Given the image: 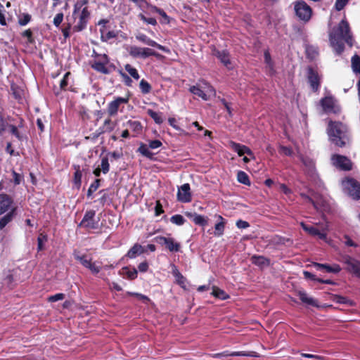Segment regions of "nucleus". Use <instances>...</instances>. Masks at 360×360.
Returning a JSON list of instances; mask_svg holds the SVG:
<instances>
[{
	"instance_id": "1",
	"label": "nucleus",
	"mask_w": 360,
	"mask_h": 360,
	"mask_svg": "<svg viewBox=\"0 0 360 360\" xmlns=\"http://www.w3.org/2000/svg\"><path fill=\"white\" fill-rule=\"evenodd\" d=\"M328 36L330 45L337 55L344 52L345 44H347L349 48L354 46V39L349 24L345 18L331 30Z\"/></svg>"
},
{
	"instance_id": "2",
	"label": "nucleus",
	"mask_w": 360,
	"mask_h": 360,
	"mask_svg": "<svg viewBox=\"0 0 360 360\" xmlns=\"http://www.w3.org/2000/svg\"><path fill=\"white\" fill-rule=\"evenodd\" d=\"M327 134L330 142L336 146L343 148L349 141L347 127L341 122L329 120Z\"/></svg>"
},
{
	"instance_id": "3",
	"label": "nucleus",
	"mask_w": 360,
	"mask_h": 360,
	"mask_svg": "<svg viewBox=\"0 0 360 360\" xmlns=\"http://www.w3.org/2000/svg\"><path fill=\"white\" fill-rule=\"evenodd\" d=\"M294 11L299 20L304 23L308 22L313 15V10L304 1L300 0L293 3Z\"/></svg>"
},
{
	"instance_id": "4",
	"label": "nucleus",
	"mask_w": 360,
	"mask_h": 360,
	"mask_svg": "<svg viewBox=\"0 0 360 360\" xmlns=\"http://www.w3.org/2000/svg\"><path fill=\"white\" fill-rule=\"evenodd\" d=\"M74 258L79 262V263L86 269H89L92 274L96 275L98 274L101 270V267L100 266L96 265V263L92 262V257L83 254L81 255L79 252L75 250L73 252Z\"/></svg>"
},
{
	"instance_id": "5",
	"label": "nucleus",
	"mask_w": 360,
	"mask_h": 360,
	"mask_svg": "<svg viewBox=\"0 0 360 360\" xmlns=\"http://www.w3.org/2000/svg\"><path fill=\"white\" fill-rule=\"evenodd\" d=\"M99 217L96 219V211L89 210L85 212L83 219L78 226L86 230H95L99 227Z\"/></svg>"
},
{
	"instance_id": "6",
	"label": "nucleus",
	"mask_w": 360,
	"mask_h": 360,
	"mask_svg": "<svg viewBox=\"0 0 360 360\" xmlns=\"http://www.w3.org/2000/svg\"><path fill=\"white\" fill-rule=\"evenodd\" d=\"M336 103L337 101L333 96H325L320 100V105L326 113H340V108Z\"/></svg>"
},
{
	"instance_id": "7",
	"label": "nucleus",
	"mask_w": 360,
	"mask_h": 360,
	"mask_svg": "<svg viewBox=\"0 0 360 360\" xmlns=\"http://www.w3.org/2000/svg\"><path fill=\"white\" fill-rule=\"evenodd\" d=\"M204 86L200 87L198 85H193L190 86L189 91L194 95L198 96L204 101L209 99L207 94H214V89L206 82H203Z\"/></svg>"
},
{
	"instance_id": "8",
	"label": "nucleus",
	"mask_w": 360,
	"mask_h": 360,
	"mask_svg": "<svg viewBox=\"0 0 360 360\" xmlns=\"http://www.w3.org/2000/svg\"><path fill=\"white\" fill-rule=\"evenodd\" d=\"M345 187L352 199H360V184L356 179L348 178L345 182Z\"/></svg>"
},
{
	"instance_id": "9",
	"label": "nucleus",
	"mask_w": 360,
	"mask_h": 360,
	"mask_svg": "<svg viewBox=\"0 0 360 360\" xmlns=\"http://www.w3.org/2000/svg\"><path fill=\"white\" fill-rule=\"evenodd\" d=\"M307 82L314 92H317L321 86V77L312 67L307 68Z\"/></svg>"
},
{
	"instance_id": "10",
	"label": "nucleus",
	"mask_w": 360,
	"mask_h": 360,
	"mask_svg": "<svg viewBox=\"0 0 360 360\" xmlns=\"http://www.w3.org/2000/svg\"><path fill=\"white\" fill-rule=\"evenodd\" d=\"M129 97H116L108 104L107 112L109 117H114L117 115L120 106L122 104H127L129 102Z\"/></svg>"
},
{
	"instance_id": "11",
	"label": "nucleus",
	"mask_w": 360,
	"mask_h": 360,
	"mask_svg": "<svg viewBox=\"0 0 360 360\" xmlns=\"http://www.w3.org/2000/svg\"><path fill=\"white\" fill-rule=\"evenodd\" d=\"M90 15H91V13L88 9V7L87 6L84 7L82 9V11L79 14V20H78L77 25H75L73 27V31L76 32H79L84 30L86 27L87 23L90 18Z\"/></svg>"
},
{
	"instance_id": "12",
	"label": "nucleus",
	"mask_w": 360,
	"mask_h": 360,
	"mask_svg": "<svg viewBox=\"0 0 360 360\" xmlns=\"http://www.w3.org/2000/svg\"><path fill=\"white\" fill-rule=\"evenodd\" d=\"M13 207H16L13 198L6 193H0V216L6 214Z\"/></svg>"
},
{
	"instance_id": "13",
	"label": "nucleus",
	"mask_w": 360,
	"mask_h": 360,
	"mask_svg": "<svg viewBox=\"0 0 360 360\" xmlns=\"http://www.w3.org/2000/svg\"><path fill=\"white\" fill-rule=\"evenodd\" d=\"M343 263L346 265L345 269L348 272L356 276L360 273V262L356 259L347 255L343 258Z\"/></svg>"
},
{
	"instance_id": "14",
	"label": "nucleus",
	"mask_w": 360,
	"mask_h": 360,
	"mask_svg": "<svg viewBox=\"0 0 360 360\" xmlns=\"http://www.w3.org/2000/svg\"><path fill=\"white\" fill-rule=\"evenodd\" d=\"M332 160L334 161V165L340 169L344 171H349L352 169V166L351 160L346 156L334 155Z\"/></svg>"
},
{
	"instance_id": "15",
	"label": "nucleus",
	"mask_w": 360,
	"mask_h": 360,
	"mask_svg": "<svg viewBox=\"0 0 360 360\" xmlns=\"http://www.w3.org/2000/svg\"><path fill=\"white\" fill-rule=\"evenodd\" d=\"M229 146L231 148V149L233 151L237 153L238 156H240V157L243 156L245 154H247L248 155L250 156L251 158H252V159L255 158L254 153L251 150V149L245 145H242L240 143L231 141L229 142Z\"/></svg>"
},
{
	"instance_id": "16",
	"label": "nucleus",
	"mask_w": 360,
	"mask_h": 360,
	"mask_svg": "<svg viewBox=\"0 0 360 360\" xmlns=\"http://www.w3.org/2000/svg\"><path fill=\"white\" fill-rule=\"evenodd\" d=\"M177 200L181 202H190L192 200L189 184H184L179 188Z\"/></svg>"
},
{
	"instance_id": "17",
	"label": "nucleus",
	"mask_w": 360,
	"mask_h": 360,
	"mask_svg": "<svg viewBox=\"0 0 360 360\" xmlns=\"http://www.w3.org/2000/svg\"><path fill=\"white\" fill-rule=\"evenodd\" d=\"M253 352H230L229 351H224L220 353H215V354H210L209 356L212 358H221V357H227V356H255L254 355Z\"/></svg>"
},
{
	"instance_id": "18",
	"label": "nucleus",
	"mask_w": 360,
	"mask_h": 360,
	"mask_svg": "<svg viewBox=\"0 0 360 360\" xmlns=\"http://www.w3.org/2000/svg\"><path fill=\"white\" fill-rule=\"evenodd\" d=\"M312 266L315 267L317 270L322 271L324 270L328 273H334L338 274L341 271V267L339 264H334L330 266L328 264H321L318 262H313Z\"/></svg>"
},
{
	"instance_id": "19",
	"label": "nucleus",
	"mask_w": 360,
	"mask_h": 360,
	"mask_svg": "<svg viewBox=\"0 0 360 360\" xmlns=\"http://www.w3.org/2000/svg\"><path fill=\"white\" fill-rule=\"evenodd\" d=\"M300 226L304 231L312 236H318L319 238L322 240H324L326 238V233L321 232L316 227L314 226L307 225L304 222H301Z\"/></svg>"
},
{
	"instance_id": "20",
	"label": "nucleus",
	"mask_w": 360,
	"mask_h": 360,
	"mask_svg": "<svg viewBox=\"0 0 360 360\" xmlns=\"http://www.w3.org/2000/svg\"><path fill=\"white\" fill-rule=\"evenodd\" d=\"M136 37L139 41H141L142 43H143L146 45L157 48L158 49L161 50V51H165V46H162L161 44H158L155 41L149 38L145 34H139L136 35Z\"/></svg>"
},
{
	"instance_id": "21",
	"label": "nucleus",
	"mask_w": 360,
	"mask_h": 360,
	"mask_svg": "<svg viewBox=\"0 0 360 360\" xmlns=\"http://www.w3.org/2000/svg\"><path fill=\"white\" fill-rule=\"evenodd\" d=\"M16 214V207H13L8 212L0 218V231L4 229L12 220Z\"/></svg>"
},
{
	"instance_id": "22",
	"label": "nucleus",
	"mask_w": 360,
	"mask_h": 360,
	"mask_svg": "<svg viewBox=\"0 0 360 360\" xmlns=\"http://www.w3.org/2000/svg\"><path fill=\"white\" fill-rule=\"evenodd\" d=\"M214 55L226 66L231 65L230 55L227 50H214Z\"/></svg>"
},
{
	"instance_id": "23",
	"label": "nucleus",
	"mask_w": 360,
	"mask_h": 360,
	"mask_svg": "<svg viewBox=\"0 0 360 360\" xmlns=\"http://www.w3.org/2000/svg\"><path fill=\"white\" fill-rule=\"evenodd\" d=\"M145 252L143 246L139 243H135L125 255V257L129 259H134L138 255L143 254Z\"/></svg>"
},
{
	"instance_id": "24",
	"label": "nucleus",
	"mask_w": 360,
	"mask_h": 360,
	"mask_svg": "<svg viewBox=\"0 0 360 360\" xmlns=\"http://www.w3.org/2000/svg\"><path fill=\"white\" fill-rule=\"evenodd\" d=\"M297 296L300 300L303 302L308 305L319 307V304L317 300H314L312 297L308 296L307 293L305 291L300 290L297 292Z\"/></svg>"
},
{
	"instance_id": "25",
	"label": "nucleus",
	"mask_w": 360,
	"mask_h": 360,
	"mask_svg": "<svg viewBox=\"0 0 360 360\" xmlns=\"http://www.w3.org/2000/svg\"><path fill=\"white\" fill-rule=\"evenodd\" d=\"M186 215L192 219V221L197 225L205 226L207 223V221L204 216L197 213L186 212Z\"/></svg>"
},
{
	"instance_id": "26",
	"label": "nucleus",
	"mask_w": 360,
	"mask_h": 360,
	"mask_svg": "<svg viewBox=\"0 0 360 360\" xmlns=\"http://www.w3.org/2000/svg\"><path fill=\"white\" fill-rule=\"evenodd\" d=\"M264 63L266 65V68L269 69V74L274 75L276 72L275 69H274V63L271 58V54L268 49L264 51Z\"/></svg>"
},
{
	"instance_id": "27",
	"label": "nucleus",
	"mask_w": 360,
	"mask_h": 360,
	"mask_svg": "<svg viewBox=\"0 0 360 360\" xmlns=\"http://www.w3.org/2000/svg\"><path fill=\"white\" fill-rule=\"evenodd\" d=\"M166 248L170 252H179L181 249V244L176 241L173 238H168L165 243Z\"/></svg>"
},
{
	"instance_id": "28",
	"label": "nucleus",
	"mask_w": 360,
	"mask_h": 360,
	"mask_svg": "<svg viewBox=\"0 0 360 360\" xmlns=\"http://www.w3.org/2000/svg\"><path fill=\"white\" fill-rule=\"evenodd\" d=\"M211 295L221 300H226L230 297L229 295L224 290H221L215 285L212 286V292H211Z\"/></svg>"
},
{
	"instance_id": "29",
	"label": "nucleus",
	"mask_w": 360,
	"mask_h": 360,
	"mask_svg": "<svg viewBox=\"0 0 360 360\" xmlns=\"http://www.w3.org/2000/svg\"><path fill=\"white\" fill-rule=\"evenodd\" d=\"M252 264L259 266H269L270 264V259L264 256L254 255L251 257Z\"/></svg>"
},
{
	"instance_id": "30",
	"label": "nucleus",
	"mask_w": 360,
	"mask_h": 360,
	"mask_svg": "<svg viewBox=\"0 0 360 360\" xmlns=\"http://www.w3.org/2000/svg\"><path fill=\"white\" fill-rule=\"evenodd\" d=\"M218 217L221 221L215 224L214 235L219 237L224 234L226 222L221 216L219 215Z\"/></svg>"
},
{
	"instance_id": "31",
	"label": "nucleus",
	"mask_w": 360,
	"mask_h": 360,
	"mask_svg": "<svg viewBox=\"0 0 360 360\" xmlns=\"http://www.w3.org/2000/svg\"><path fill=\"white\" fill-rule=\"evenodd\" d=\"M148 148L149 147L146 144L141 143L139 147L137 149V152L150 160H153L154 153L150 152Z\"/></svg>"
},
{
	"instance_id": "32",
	"label": "nucleus",
	"mask_w": 360,
	"mask_h": 360,
	"mask_svg": "<svg viewBox=\"0 0 360 360\" xmlns=\"http://www.w3.org/2000/svg\"><path fill=\"white\" fill-rule=\"evenodd\" d=\"M150 7L152 12L158 13L163 18L162 23L169 24L170 22L169 17L163 9L152 5Z\"/></svg>"
},
{
	"instance_id": "33",
	"label": "nucleus",
	"mask_w": 360,
	"mask_h": 360,
	"mask_svg": "<svg viewBox=\"0 0 360 360\" xmlns=\"http://www.w3.org/2000/svg\"><path fill=\"white\" fill-rule=\"evenodd\" d=\"M150 56H155L157 58H162L163 56L150 48H142L141 58H146Z\"/></svg>"
},
{
	"instance_id": "34",
	"label": "nucleus",
	"mask_w": 360,
	"mask_h": 360,
	"mask_svg": "<svg viewBox=\"0 0 360 360\" xmlns=\"http://www.w3.org/2000/svg\"><path fill=\"white\" fill-rule=\"evenodd\" d=\"M101 33V39L102 41H108L111 39H115L117 37V32L115 31H108L105 32L103 29H100Z\"/></svg>"
},
{
	"instance_id": "35",
	"label": "nucleus",
	"mask_w": 360,
	"mask_h": 360,
	"mask_svg": "<svg viewBox=\"0 0 360 360\" xmlns=\"http://www.w3.org/2000/svg\"><path fill=\"white\" fill-rule=\"evenodd\" d=\"M107 63H103L102 61H96L92 65L91 68L96 71L108 75L110 73L109 70L106 68L105 65Z\"/></svg>"
},
{
	"instance_id": "36",
	"label": "nucleus",
	"mask_w": 360,
	"mask_h": 360,
	"mask_svg": "<svg viewBox=\"0 0 360 360\" xmlns=\"http://www.w3.org/2000/svg\"><path fill=\"white\" fill-rule=\"evenodd\" d=\"M74 167L75 169V172L74 173V176H73V183L75 185V186L77 188H79L82 184V171L80 170V167L79 165H74Z\"/></svg>"
},
{
	"instance_id": "37",
	"label": "nucleus",
	"mask_w": 360,
	"mask_h": 360,
	"mask_svg": "<svg viewBox=\"0 0 360 360\" xmlns=\"http://www.w3.org/2000/svg\"><path fill=\"white\" fill-rule=\"evenodd\" d=\"M127 125L136 134L142 132V124L139 121L129 120L127 122Z\"/></svg>"
},
{
	"instance_id": "38",
	"label": "nucleus",
	"mask_w": 360,
	"mask_h": 360,
	"mask_svg": "<svg viewBox=\"0 0 360 360\" xmlns=\"http://www.w3.org/2000/svg\"><path fill=\"white\" fill-rule=\"evenodd\" d=\"M237 180L239 183L246 186H250L251 181L249 176L243 171H238L237 173Z\"/></svg>"
},
{
	"instance_id": "39",
	"label": "nucleus",
	"mask_w": 360,
	"mask_h": 360,
	"mask_svg": "<svg viewBox=\"0 0 360 360\" xmlns=\"http://www.w3.org/2000/svg\"><path fill=\"white\" fill-rule=\"evenodd\" d=\"M122 270L125 271V275L129 280H135L138 276V271L134 267L131 269L129 266H125Z\"/></svg>"
},
{
	"instance_id": "40",
	"label": "nucleus",
	"mask_w": 360,
	"mask_h": 360,
	"mask_svg": "<svg viewBox=\"0 0 360 360\" xmlns=\"http://www.w3.org/2000/svg\"><path fill=\"white\" fill-rule=\"evenodd\" d=\"M172 274L176 278L177 284L183 287L185 284L186 278L180 273L175 266H174Z\"/></svg>"
},
{
	"instance_id": "41",
	"label": "nucleus",
	"mask_w": 360,
	"mask_h": 360,
	"mask_svg": "<svg viewBox=\"0 0 360 360\" xmlns=\"http://www.w3.org/2000/svg\"><path fill=\"white\" fill-rule=\"evenodd\" d=\"M147 114L154 120L156 124H160L163 122L160 112H157L151 109H148Z\"/></svg>"
},
{
	"instance_id": "42",
	"label": "nucleus",
	"mask_w": 360,
	"mask_h": 360,
	"mask_svg": "<svg viewBox=\"0 0 360 360\" xmlns=\"http://www.w3.org/2000/svg\"><path fill=\"white\" fill-rule=\"evenodd\" d=\"M115 127V122H113L110 117L105 120L102 127L103 132H111Z\"/></svg>"
},
{
	"instance_id": "43",
	"label": "nucleus",
	"mask_w": 360,
	"mask_h": 360,
	"mask_svg": "<svg viewBox=\"0 0 360 360\" xmlns=\"http://www.w3.org/2000/svg\"><path fill=\"white\" fill-rule=\"evenodd\" d=\"M352 68L356 74H360V56L355 54L352 58Z\"/></svg>"
},
{
	"instance_id": "44",
	"label": "nucleus",
	"mask_w": 360,
	"mask_h": 360,
	"mask_svg": "<svg viewBox=\"0 0 360 360\" xmlns=\"http://www.w3.org/2000/svg\"><path fill=\"white\" fill-rule=\"evenodd\" d=\"M101 185V179H96L90 185L88 191H87V197L90 198L93 193H94Z\"/></svg>"
},
{
	"instance_id": "45",
	"label": "nucleus",
	"mask_w": 360,
	"mask_h": 360,
	"mask_svg": "<svg viewBox=\"0 0 360 360\" xmlns=\"http://www.w3.org/2000/svg\"><path fill=\"white\" fill-rule=\"evenodd\" d=\"M124 69L134 79L138 80L140 78L138 70L130 64H126Z\"/></svg>"
},
{
	"instance_id": "46",
	"label": "nucleus",
	"mask_w": 360,
	"mask_h": 360,
	"mask_svg": "<svg viewBox=\"0 0 360 360\" xmlns=\"http://www.w3.org/2000/svg\"><path fill=\"white\" fill-rule=\"evenodd\" d=\"M7 127H8L11 134L15 136L18 139V140H19L20 141H23L24 136L20 132L18 127L13 124H8Z\"/></svg>"
},
{
	"instance_id": "47",
	"label": "nucleus",
	"mask_w": 360,
	"mask_h": 360,
	"mask_svg": "<svg viewBox=\"0 0 360 360\" xmlns=\"http://www.w3.org/2000/svg\"><path fill=\"white\" fill-rule=\"evenodd\" d=\"M32 19V16L29 13H23L18 17V24L21 26H25L28 24Z\"/></svg>"
},
{
	"instance_id": "48",
	"label": "nucleus",
	"mask_w": 360,
	"mask_h": 360,
	"mask_svg": "<svg viewBox=\"0 0 360 360\" xmlns=\"http://www.w3.org/2000/svg\"><path fill=\"white\" fill-rule=\"evenodd\" d=\"M142 47L136 46H131L129 49V53L133 58H141Z\"/></svg>"
},
{
	"instance_id": "49",
	"label": "nucleus",
	"mask_w": 360,
	"mask_h": 360,
	"mask_svg": "<svg viewBox=\"0 0 360 360\" xmlns=\"http://www.w3.org/2000/svg\"><path fill=\"white\" fill-rule=\"evenodd\" d=\"M139 87L141 93L143 94L150 93L152 89L151 85L144 79L141 80Z\"/></svg>"
},
{
	"instance_id": "50",
	"label": "nucleus",
	"mask_w": 360,
	"mask_h": 360,
	"mask_svg": "<svg viewBox=\"0 0 360 360\" xmlns=\"http://www.w3.org/2000/svg\"><path fill=\"white\" fill-rule=\"evenodd\" d=\"M71 75L70 72H67L65 75L63 76V79L60 80V89L63 91H67L68 89V79L69 77Z\"/></svg>"
},
{
	"instance_id": "51",
	"label": "nucleus",
	"mask_w": 360,
	"mask_h": 360,
	"mask_svg": "<svg viewBox=\"0 0 360 360\" xmlns=\"http://www.w3.org/2000/svg\"><path fill=\"white\" fill-rule=\"evenodd\" d=\"M170 221L172 223H173L176 225H178V226L183 225L186 221L184 217L181 214H174V215L172 216L170 218Z\"/></svg>"
},
{
	"instance_id": "52",
	"label": "nucleus",
	"mask_w": 360,
	"mask_h": 360,
	"mask_svg": "<svg viewBox=\"0 0 360 360\" xmlns=\"http://www.w3.org/2000/svg\"><path fill=\"white\" fill-rule=\"evenodd\" d=\"M47 241V236L44 233H40L37 238V251L44 250V243Z\"/></svg>"
},
{
	"instance_id": "53",
	"label": "nucleus",
	"mask_w": 360,
	"mask_h": 360,
	"mask_svg": "<svg viewBox=\"0 0 360 360\" xmlns=\"http://www.w3.org/2000/svg\"><path fill=\"white\" fill-rule=\"evenodd\" d=\"M13 182L15 186L19 185L24 180V176L22 174L16 172L14 169L12 170Z\"/></svg>"
},
{
	"instance_id": "54",
	"label": "nucleus",
	"mask_w": 360,
	"mask_h": 360,
	"mask_svg": "<svg viewBox=\"0 0 360 360\" xmlns=\"http://www.w3.org/2000/svg\"><path fill=\"white\" fill-rule=\"evenodd\" d=\"M102 172L103 174H107L110 170V164L108 162V158L107 157H103L101 159V167Z\"/></svg>"
},
{
	"instance_id": "55",
	"label": "nucleus",
	"mask_w": 360,
	"mask_h": 360,
	"mask_svg": "<svg viewBox=\"0 0 360 360\" xmlns=\"http://www.w3.org/2000/svg\"><path fill=\"white\" fill-rule=\"evenodd\" d=\"M139 18L146 24L156 25L157 20L154 18H147L143 14L140 13L138 15Z\"/></svg>"
},
{
	"instance_id": "56",
	"label": "nucleus",
	"mask_w": 360,
	"mask_h": 360,
	"mask_svg": "<svg viewBox=\"0 0 360 360\" xmlns=\"http://www.w3.org/2000/svg\"><path fill=\"white\" fill-rule=\"evenodd\" d=\"M22 37L27 38V42L29 44H34L35 42L32 32L30 29L25 30L22 33Z\"/></svg>"
},
{
	"instance_id": "57",
	"label": "nucleus",
	"mask_w": 360,
	"mask_h": 360,
	"mask_svg": "<svg viewBox=\"0 0 360 360\" xmlns=\"http://www.w3.org/2000/svg\"><path fill=\"white\" fill-rule=\"evenodd\" d=\"M349 0H336L335 8L338 11H342L347 4Z\"/></svg>"
},
{
	"instance_id": "58",
	"label": "nucleus",
	"mask_w": 360,
	"mask_h": 360,
	"mask_svg": "<svg viewBox=\"0 0 360 360\" xmlns=\"http://www.w3.org/2000/svg\"><path fill=\"white\" fill-rule=\"evenodd\" d=\"M65 295L64 293H57L49 297L48 301L50 302H55L58 300H62L65 298Z\"/></svg>"
},
{
	"instance_id": "59",
	"label": "nucleus",
	"mask_w": 360,
	"mask_h": 360,
	"mask_svg": "<svg viewBox=\"0 0 360 360\" xmlns=\"http://www.w3.org/2000/svg\"><path fill=\"white\" fill-rule=\"evenodd\" d=\"M279 152L284 154L286 156H292L293 151L290 147L281 146L279 148Z\"/></svg>"
},
{
	"instance_id": "60",
	"label": "nucleus",
	"mask_w": 360,
	"mask_h": 360,
	"mask_svg": "<svg viewBox=\"0 0 360 360\" xmlns=\"http://www.w3.org/2000/svg\"><path fill=\"white\" fill-rule=\"evenodd\" d=\"M63 17L64 15L63 13H57L53 18V25L57 27H59L63 20Z\"/></svg>"
},
{
	"instance_id": "61",
	"label": "nucleus",
	"mask_w": 360,
	"mask_h": 360,
	"mask_svg": "<svg viewBox=\"0 0 360 360\" xmlns=\"http://www.w3.org/2000/svg\"><path fill=\"white\" fill-rule=\"evenodd\" d=\"M162 146V143L158 139L152 140L149 141L148 147L151 149H156Z\"/></svg>"
},
{
	"instance_id": "62",
	"label": "nucleus",
	"mask_w": 360,
	"mask_h": 360,
	"mask_svg": "<svg viewBox=\"0 0 360 360\" xmlns=\"http://www.w3.org/2000/svg\"><path fill=\"white\" fill-rule=\"evenodd\" d=\"M148 269H149V264L146 260H145L143 262H141L138 265V269L141 273H145V272L148 271Z\"/></svg>"
},
{
	"instance_id": "63",
	"label": "nucleus",
	"mask_w": 360,
	"mask_h": 360,
	"mask_svg": "<svg viewBox=\"0 0 360 360\" xmlns=\"http://www.w3.org/2000/svg\"><path fill=\"white\" fill-rule=\"evenodd\" d=\"M167 238H168L165 237V236H158L153 238V240L156 243H158L162 246H164V245L165 246V243H167Z\"/></svg>"
},
{
	"instance_id": "64",
	"label": "nucleus",
	"mask_w": 360,
	"mask_h": 360,
	"mask_svg": "<svg viewBox=\"0 0 360 360\" xmlns=\"http://www.w3.org/2000/svg\"><path fill=\"white\" fill-rule=\"evenodd\" d=\"M164 212V210L162 208V205L160 203V200L156 201L155 207V216H159Z\"/></svg>"
}]
</instances>
